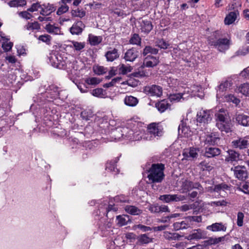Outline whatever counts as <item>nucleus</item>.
Returning a JSON list of instances; mask_svg holds the SVG:
<instances>
[{
  "label": "nucleus",
  "instance_id": "nucleus-44",
  "mask_svg": "<svg viewBox=\"0 0 249 249\" xmlns=\"http://www.w3.org/2000/svg\"><path fill=\"white\" fill-rule=\"evenodd\" d=\"M85 82L89 85H96L101 82L99 78L97 77H89L85 79Z\"/></svg>",
  "mask_w": 249,
  "mask_h": 249
},
{
  "label": "nucleus",
  "instance_id": "nucleus-59",
  "mask_svg": "<svg viewBox=\"0 0 249 249\" xmlns=\"http://www.w3.org/2000/svg\"><path fill=\"white\" fill-rule=\"evenodd\" d=\"M43 6L45 7V8L47 9V11L49 15L55 10V8L53 6V5L52 4H50L49 3H48L47 5L43 4Z\"/></svg>",
  "mask_w": 249,
  "mask_h": 249
},
{
  "label": "nucleus",
  "instance_id": "nucleus-43",
  "mask_svg": "<svg viewBox=\"0 0 249 249\" xmlns=\"http://www.w3.org/2000/svg\"><path fill=\"white\" fill-rule=\"evenodd\" d=\"M132 70V68L130 66L125 65L123 64H120L119 66V72L123 74H125L130 72Z\"/></svg>",
  "mask_w": 249,
  "mask_h": 249
},
{
  "label": "nucleus",
  "instance_id": "nucleus-60",
  "mask_svg": "<svg viewBox=\"0 0 249 249\" xmlns=\"http://www.w3.org/2000/svg\"><path fill=\"white\" fill-rule=\"evenodd\" d=\"M136 227L141 230L143 232H146L151 230V228L150 227H147L141 224H139L136 226Z\"/></svg>",
  "mask_w": 249,
  "mask_h": 249
},
{
  "label": "nucleus",
  "instance_id": "nucleus-28",
  "mask_svg": "<svg viewBox=\"0 0 249 249\" xmlns=\"http://www.w3.org/2000/svg\"><path fill=\"white\" fill-rule=\"evenodd\" d=\"M124 210L127 213L132 215H139L142 213V210L132 205H126L124 207Z\"/></svg>",
  "mask_w": 249,
  "mask_h": 249
},
{
  "label": "nucleus",
  "instance_id": "nucleus-48",
  "mask_svg": "<svg viewBox=\"0 0 249 249\" xmlns=\"http://www.w3.org/2000/svg\"><path fill=\"white\" fill-rule=\"evenodd\" d=\"M26 28L28 30H38L40 29V25L37 22L35 21L28 23L26 26Z\"/></svg>",
  "mask_w": 249,
  "mask_h": 249
},
{
  "label": "nucleus",
  "instance_id": "nucleus-17",
  "mask_svg": "<svg viewBox=\"0 0 249 249\" xmlns=\"http://www.w3.org/2000/svg\"><path fill=\"white\" fill-rule=\"evenodd\" d=\"M231 86V83L228 81L221 83L217 89V98H220L224 95V92Z\"/></svg>",
  "mask_w": 249,
  "mask_h": 249
},
{
  "label": "nucleus",
  "instance_id": "nucleus-39",
  "mask_svg": "<svg viewBox=\"0 0 249 249\" xmlns=\"http://www.w3.org/2000/svg\"><path fill=\"white\" fill-rule=\"evenodd\" d=\"M91 94L99 98H104L106 95L105 91L102 88H97L91 91Z\"/></svg>",
  "mask_w": 249,
  "mask_h": 249
},
{
  "label": "nucleus",
  "instance_id": "nucleus-56",
  "mask_svg": "<svg viewBox=\"0 0 249 249\" xmlns=\"http://www.w3.org/2000/svg\"><path fill=\"white\" fill-rule=\"evenodd\" d=\"M121 80L120 78H115L113 79L111 82L106 83L104 85V87L105 88H109L110 87L113 86L117 82H120Z\"/></svg>",
  "mask_w": 249,
  "mask_h": 249
},
{
  "label": "nucleus",
  "instance_id": "nucleus-4",
  "mask_svg": "<svg viewBox=\"0 0 249 249\" xmlns=\"http://www.w3.org/2000/svg\"><path fill=\"white\" fill-rule=\"evenodd\" d=\"M53 53L50 57L51 65L55 68L61 69L62 66V51L61 45L58 44L53 47Z\"/></svg>",
  "mask_w": 249,
  "mask_h": 249
},
{
  "label": "nucleus",
  "instance_id": "nucleus-19",
  "mask_svg": "<svg viewBox=\"0 0 249 249\" xmlns=\"http://www.w3.org/2000/svg\"><path fill=\"white\" fill-rule=\"evenodd\" d=\"M84 28L85 25L83 22L79 21L72 25L70 31L72 35H78L82 33Z\"/></svg>",
  "mask_w": 249,
  "mask_h": 249
},
{
  "label": "nucleus",
  "instance_id": "nucleus-7",
  "mask_svg": "<svg viewBox=\"0 0 249 249\" xmlns=\"http://www.w3.org/2000/svg\"><path fill=\"white\" fill-rule=\"evenodd\" d=\"M209 44L220 52H224L229 48L230 41L227 38H219L216 41L210 40Z\"/></svg>",
  "mask_w": 249,
  "mask_h": 249
},
{
  "label": "nucleus",
  "instance_id": "nucleus-58",
  "mask_svg": "<svg viewBox=\"0 0 249 249\" xmlns=\"http://www.w3.org/2000/svg\"><path fill=\"white\" fill-rule=\"evenodd\" d=\"M41 7V5L38 3H33L32 5L31 8L28 9V11L33 12L37 11L39 8Z\"/></svg>",
  "mask_w": 249,
  "mask_h": 249
},
{
  "label": "nucleus",
  "instance_id": "nucleus-53",
  "mask_svg": "<svg viewBox=\"0 0 249 249\" xmlns=\"http://www.w3.org/2000/svg\"><path fill=\"white\" fill-rule=\"evenodd\" d=\"M13 43L11 42H9L8 39L4 42L2 44V48L5 52L9 51L12 48Z\"/></svg>",
  "mask_w": 249,
  "mask_h": 249
},
{
  "label": "nucleus",
  "instance_id": "nucleus-36",
  "mask_svg": "<svg viewBox=\"0 0 249 249\" xmlns=\"http://www.w3.org/2000/svg\"><path fill=\"white\" fill-rule=\"evenodd\" d=\"M238 91L246 96H249V84L244 83L238 88Z\"/></svg>",
  "mask_w": 249,
  "mask_h": 249
},
{
  "label": "nucleus",
  "instance_id": "nucleus-10",
  "mask_svg": "<svg viewBox=\"0 0 249 249\" xmlns=\"http://www.w3.org/2000/svg\"><path fill=\"white\" fill-rule=\"evenodd\" d=\"M182 188L183 192L190 191L193 189H197L199 193H203V188L198 183H194L191 181L185 180L182 182Z\"/></svg>",
  "mask_w": 249,
  "mask_h": 249
},
{
  "label": "nucleus",
  "instance_id": "nucleus-15",
  "mask_svg": "<svg viewBox=\"0 0 249 249\" xmlns=\"http://www.w3.org/2000/svg\"><path fill=\"white\" fill-rule=\"evenodd\" d=\"M227 155L226 156L225 161L227 162L232 163L233 161H237L240 160V154L233 150H229L227 151Z\"/></svg>",
  "mask_w": 249,
  "mask_h": 249
},
{
  "label": "nucleus",
  "instance_id": "nucleus-31",
  "mask_svg": "<svg viewBox=\"0 0 249 249\" xmlns=\"http://www.w3.org/2000/svg\"><path fill=\"white\" fill-rule=\"evenodd\" d=\"M45 29L49 33L55 35H59L61 33V28L54 25L48 24L46 25Z\"/></svg>",
  "mask_w": 249,
  "mask_h": 249
},
{
  "label": "nucleus",
  "instance_id": "nucleus-16",
  "mask_svg": "<svg viewBox=\"0 0 249 249\" xmlns=\"http://www.w3.org/2000/svg\"><path fill=\"white\" fill-rule=\"evenodd\" d=\"M248 143L249 142L246 138H240L232 142L233 146L240 149L246 148Z\"/></svg>",
  "mask_w": 249,
  "mask_h": 249
},
{
  "label": "nucleus",
  "instance_id": "nucleus-5",
  "mask_svg": "<svg viewBox=\"0 0 249 249\" xmlns=\"http://www.w3.org/2000/svg\"><path fill=\"white\" fill-rule=\"evenodd\" d=\"M213 112L211 110H200L197 113L196 120L197 125L201 127L202 130L203 127L205 126V124L210 123L212 119Z\"/></svg>",
  "mask_w": 249,
  "mask_h": 249
},
{
  "label": "nucleus",
  "instance_id": "nucleus-3",
  "mask_svg": "<svg viewBox=\"0 0 249 249\" xmlns=\"http://www.w3.org/2000/svg\"><path fill=\"white\" fill-rule=\"evenodd\" d=\"M201 221V216H189L184 217L180 222L174 223L173 227L175 231L186 229L193 225L194 222L199 223Z\"/></svg>",
  "mask_w": 249,
  "mask_h": 249
},
{
  "label": "nucleus",
  "instance_id": "nucleus-41",
  "mask_svg": "<svg viewBox=\"0 0 249 249\" xmlns=\"http://www.w3.org/2000/svg\"><path fill=\"white\" fill-rule=\"evenodd\" d=\"M184 93H174L169 95L168 99L171 102H178L181 99H184Z\"/></svg>",
  "mask_w": 249,
  "mask_h": 249
},
{
  "label": "nucleus",
  "instance_id": "nucleus-2",
  "mask_svg": "<svg viewBox=\"0 0 249 249\" xmlns=\"http://www.w3.org/2000/svg\"><path fill=\"white\" fill-rule=\"evenodd\" d=\"M164 165L162 163L153 164L148 170L147 178L151 183L161 182L164 178Z\"/></svg>",
  "mask_w": 249,
  "mask_h": 249
},
{
  "label": "nucleus",
  "instance_id": "nucleus-1",
  "mask_svg": "<svg viewBox=\"0 0 249 249\" xmlns=\"http://www.w3.org/2000/svg\"><path fill=\"white\" fill-rule=\"evenodd\" d=\"M216 126L222 132L228 133L231 131V123L224 109H219L215 114Z\"/></svg>",
  "mask_w": 249,
  "mask_h": 249
},
{
  "label": "nucleus",
  "instance_id": "nucleus-51",
  "mask_svg": "<svg viewBox=\"0 0 249 249\" xmlns=\"http://www.w3.org/2000/svg\"><path fill=\"white\" fill-rule=\"evenodd\" d=\"M72 15L76 17L82 18L86 15V12L82 9H77L72 11Z\"/></svg>",
  "mask_w": 249,
  "mask_h": 249
},
{
  "label": "nucleus",
  "instance_id": "nucleus-32",
  "mask_svg": "<svg viewBox=\"0 0 249 249\" xmlns=\"http://www.w3.org/2000/svg\"><path fill=\"white\" fill-rule=\"evenodd\" d=\"M89 41L91 45L95 46L100 43L102 41L101 36H95L92 34L89 35Z\"/></svg>",
  "mask_w": 249,
  "mask_h": 249
},
{
  "label": "nucleus",
  "instance_id": "nucleus-52",
  "mask_svg": "<svg viewBox=\"0 0 249 249\" xmlns=\"http://www.w3.org/2000/svg\"><path fill=\"white\" fill-rule=\"evenodd\" d=\"M225 98L227 101L232 102V103L236 105H238L240 102V100L238 99H237L234 95L231 94L225 95Z\"/></svg>",
  "mask_w": 249,
  "mask_h": 249
},
{
  "label": "nucleus",
  "instance_id": "nucleus-20",
  "mask_svg": "<svg viewBox=\"0 0 249 249\" xmlns=\"http://www.w3.org/2000/svg\"><path fill=\"white\" fill-rule=\"evenodd\" d=\"M207 229L213 232L225 231L227 230V227L221 222L215 223L207 226Z\"/></svg>",
  "mask_w": 249,
  "mask_h": 249
},
{
  "label": "nucleus",
  "instance_id": "nucleus-14",
  "mask_svg": "<svg viewBox=\"0 0 249 249\" xmlns=\"http://www.w3.org/2000/svg\"><path fill=\"white\" fill-rule=\"evenodd\" d=\"M159 63V59L154 56L148 55L145 58L143 61V65L142 66V68L144 67L151 68L157 66Z\"/></svg>",
  "mask_w": 249,
  "mask_h": 249
},
{
  "label": "nucleus",
  "instance_id": "nucleus-49",
  "mask_svg": "<svg viewBox=\"0 0 249 249\" xmlns=\"http://www.w3.org/2000/svg\"><path fill=\"white\" fill-rule=\"evenodd\" d=\"M141 39L138 34H135L130 38L129 42L132 44L140 45Z\"/></svg>",
  "mask_w": 249,
  "mask_h": 249
},
{
  "label": "nucleus",
  "instance_id": "nucleus-22",
  "mask_svg": "<svg viewBox=\"0 0 249 249\" xmlns=\"http://www.w3.org/2000/svg\"><path fill=\"white\" fill-rule=\"evenodd\" d=\"M141 30L142 32L148 33L153 28L151 21L147 20H142L141 22Z\"/></svg>",
  "mask_w": 249,
  "mask_h": 249
},
{
  "label": "nucleus",
  "instance_id": "nucleus-12",
  "mask_svg": "<svg viewBox=\"0 0 249 249\" xmlns=\"http://www.w3.org/2000/svg\"><path fill=\"white\" fill-rule=\"evenodd\" d=\"M200 149L196 147H190L188 149L185 150L183 153V156L187 160H192L197 158Z\"/></svg>",
  "mask_w": 249,
  "mask_h": 249
},
{
  "label": "nucleus",
  "instance_id": "nucleus-57",
  "mask_svg": "<svg viewBox=\"0 0 249 249\" xmlns=\"http://www.w3.org/2000/svg\"><path fill=\"white\" fill-rule=\"evenodd\" d=\"M94 71L98 75L102 74L106 72L105 69L102 66H97L96 67L94 68Z\"/></svg>",
  "mask_w": 249,
  "mask_h": 249
},
{
  "label": "nucleus",
  "instance_id": "nucleus-47",
  "mask_svg": "<svg viewBox=\"0 0 249 249\" xmlns=\"http://www.w3.org/2000/svg\"><path fill=\"white\" fill-rule=\"evenodd\" d=\"M61 128L62 126L61 124H59L58 126L53 127L52 130V135L54 137L60 136L62 133Z\"/></svg>",
  "mask_w": 249,
  "mask_h": 249
},
{
  "label": "nucleus",
  "instance_id": "nucleus-11",
  "mask_svg": "<svg viewBox=\"0 0 249 249\" xmlns=\"http://www.w3.org/2000/svg\"><path fill=\"white\" fill-rule=\"evenodd\" d=\"M231 170L233 171L235 177L239 180H244L248 178V173L244 166H235L234 169L232 168Z\"/></svg>",
  "mask_w": 249,
  "mask_h": 249
},
{
  "label": "nucleus",
  "instance_id": "nucleus-23",
  "mask_svg": "<svg viewBox=\"0 0 249 249\" xmlns=\"http://www.w3.org/2000/svg\"><path fill=\"white\" fill-rule=\"evenodd\" d=\"M105 56L108 61L112 62L114 61L119 56L118 50L114 48L111 50L107 51L106 53Z\"/></svg>",
  "mask_w": 249,
  "mask_h": 249
},
{
  "label": "nucleus",
  "instance_id": "nucleus-29",
  "mask_svg": "<svg viewBox=\"0 0 249 249\" xmlns=\"http://www.w3.org/2000/svg\"><path fill=\"white\" fill-rule=\"evenodd\" d=\"M218 140L219 138L216 135L211 133L207 135L204 142L206 144L213 145L216 143Z\"/></svg>",
  "mask_w": 249,
  "mask_h": 249
},
{
  "label": "nucleus",
  "instance_id": "nucleus-54",
  "mask_svg": "<svg viewBox=\"0 0 249 249\" xmlns=\"http://www.w3.org/2000/svg\"><path fill=\"white\" fill-rule=\"evenodd\" d=\"M244 215L242 212H238L237 213V224L239 227H241L243 225V219Z\"/></svg>",
  "mask_w": 249,
  "mask_h": 249
},
{
  "label": "nucleus",
  "instance_id": "nucleus-64",
  "mask_svg": "<svg viewBox=\"0 0 249 249\" xmlns=\"http://www.w3.org/2000/svg\"><path fill=\"white\" fill-rule=\"evenodd\" d=\"M167 83L169 87H174L177 85V80L174 79L169 78L167 80Z\"/></svg>",
  "mask_w": 249,
  "mask_h": 249
},
{
  "label": "nucleus",
  "instance_id": "nucleus-34",
  "mask_svg": "<svg viewBox=\"0 0 249 249\" xmlns=\"http://www.w3.org/2000/svg\"><path fill=\"white\" fill-rule=\"evenodd\" d=\"M153 238L149 237L146 234H141L138 237V242L142 244H146L153 242Z\"/></svg>",
  "mask_w": 249,
  "mask_h": 249
},
{
  "label": "nucleus",
  "instance_id": "nucleus-33",
  "mask_svg": "<svg viewBox=\"0 0 249 249\" xmlns=\"http://www.w3.org/2000/svg\"><path fill=\"white\" fill-rule=\"evenodd\" d=\"M237 18V14L234 12H230L225 18L224 22L226 25H230L234 22Z\"/></svg>",
  "mask_w": 249,
  "mask_h": 249
},
{
  "label": "nucleus",
  "instance_id": "nucleus-25",
  "mask_svg": "<svg viewBox=\"0 0 249 249\" xmlns=\"http://www.w3.org/2000/svg\"><path fill=\"white\" fill-rule=\"evenodd\" d=\"M203 237V234L202 231L200 229H197L194 230L189 235H188L186 238L188 240L193 239H200Z\"/></svg>",
  "mask_w": 249,
  "mask_h": 249
},
{
  "label": "nucleus",
  "instance_id": "nucleus-35",
  "mask_svg": "<svg viewBox=\"0 0 249 249\" xmlns=\"http://www.w3.org/2000/svg\"><path fill=\"white\" fill-rule=\"evenodd\" d=\"M163 236L168 240H176L181 237V236L177 233H172L168 231L164 232Z\"/></svg>",
  "mask_w": 249,
  "mask_h": 249
},
{
  "label": "nucleus",
  "instance_id": "nucleus-55",
  "mask_svg": "<svg viewBox=\"0 0 249 249\" xmlns=\"http://www.w3.org/2000/svg\"><path fill=\"white\" fill-rule=\"evenodd\" d=\"M51 36L48 35H44L40 36L38 39L39 40L42 41V42H45L47 44H49L51 40Z\"/></svg>",
  "mask_w": 249,
  "mask_h": 249
},
{
  "label": "nucleus",
  "instance_id": "nucleus-8",
  "mask_svg": "<svg viewBox=\"0 0 249 249\" xmlns=\"http://www.w3.org/2000/svg\"><path fill=\"white\" fill-rule=\"evenodd\" d=\"M144 92L151 96L160 97L162 94V88L158 85H153L144 87Z\"/></svg>",
  "mask_w": 249,
  "mask_h": 249
},
{
  "label": "nucleus",
  "instance_id": "nucleus-37",
  "mask_svg": "<svg viewBox=\"0 0 249 249\" xmlns=\"http://www.w3.org/2000/svg\"><path fill=\"white\" fill-rule=\"evenodd\" d=\"M225 239V236H222L219 237H210L206 241L207 245H215L220 242L224 241Z\"/></svg>",
  "mask_w": 249,
  "mask_h": 249
},
{
  "label": "nucleus",
  "instance_id": "nucleus-30",
  "mask_svg": "<svg viewBox=\"0 0 249 249\" xmlns=\"http://www.w3.org/2000/svg\"><path fill=\"white\" fill-rule=\"evenodd\" d=\"M124 102L128 106L134 107L138 103V100L134 96H126L124 99Z\"/></svg>",
  "mask_w": 249,
  "mask_h": 249
},
{
  "label": "nucleus",
  "instance_id": "nucleus-21",
  "mask_svg": "<svg viewBox=\"0 0 249 249\" xmlns=\"http://www.w3.org/2000/svg\"><path fill=\"white\" fill-rule=\"evenodd\" d=\"M220 150L218 148L209 147L206 148L204 156L207 158H212L220 155Z\"/></svg>",
  "mask_w": 249,
  "mask_h": 249
},
{
  "label": "nucleus",
  "instance_id": "nucleus-40",
  "mask_svg": "<svg viewBox=\"0 0 249 249\" xmlns=\"http://www.w3.org/2000/svg\"><path fill=\"white\" fill-rule=\"evenodd\" d=\"M158 52L159 50L158 49L153 48L150 46H147L143 49L142 52V54L144 56H145L149 53L156 54L158 53Z\"/></svg>",
  "mask_w": 249,
  "mask_h": 249
},
{
  "label": "nucleus",
  "instance_id": "nucleus-9",
  "mask_svg": "<svg viewBox=\"0 0 249 249\" xmlns=\"http://www.w3.org/2000/svg\"><path fill=\"white\" fill-rule=\"evenodd\" d=\"M186 196L181 195L174 194V195H164L160 196L159 199L165 202L169 203L171 202H178L185 200Z\"/></svg>",
  "mask_w": 249,
  "mask_h": 249
},
{
  "label": "nucleus",
  "instance_id": "nucleus-27",
  "mask_svg": "<svg viewBox=\"0 0 249 249\" xmlns=\"http://www.w3.org/2000/svg\"><path fill=\"white\" fill-rule=\"evenodd\" d=\"M117 223L119 226H123L127 224L130 222L129 216L127 215H122L117 216Z\"/></svg>",
  "mask_w": 249,
  "mask_h": 249
},
{
  "label": "nucleus",
  "instance_id": "nucleus-62",
  "mask_svg": "<svg viewBox=\"0 0 249 249\" xmlns=\"http://www.w3.org/2000/svg\"><path fill=\"white\" fill-rule=\"evenodd\" d=\"M193 208V205L184 204L181 206L179 209L182 212H186L189 210L192 209Z\"/></svg>",
  "mask_w": 249,
  "mask_h": 249
},
{
  "label": "nucleus",
  "instance_id": "nucleus-50",
  "mask_svg": "<svg viewBox=\"0 0 249 249\" xmlns=\"http://www.w3.org/2000/svg\"><path fill=\"white\" fill-rule=\"evenodd\" d=\"M229 188V186L225 184L221 183L214 186L213 189V191L217 192H220L221 191H225L226 190H228Z\"/></svg>",
  "mask_w": 249,
  "mask_h": 249
},
{
  "label": "nucleus",
  "instance_id": "nucleus-26",
  "mask_svg": "<svg viewBox=\"0 0 249 249\" xmlns=\"http://www.w3.org/2000/svg\"><path fill=\"white\" fill-rule=\"evenodd\" d=\"M236 119L239 124L245 126L249 125V116L242 114H238Z\"/></svg>",
  "mask_w": 249,
  "mask_h": 249
},
{
  "label": "nucleus",
  "instance_id": "nucleus-38",
  "mask_svg": "<svg viewBox=\"0 0 249 249\" xmlns=\"http://www.w3.org/2000/svg\"><path fill=\"white\" fill-rule=\"evenodd\" d=\"M127 130V128H121L115 131L114 132L115 139L119 140L124 136L126 137V135H124V133Z\"/></svg>",
  "mask_w": 249,
  "mask_h": 249
},
{
  "label": "nucleus",
  "instance_id": "nucleus-18",
  "mask_svg": "<svg viewBox=\"0 0 249 249\" xmlns=\"http://www.w3.org/2000/svg\"><path fill=\"white\" fill-rule=\"evenodd\" d=\"M138 54L139 52L137 50L132 48L127 51L124 58L126 61L132 62L138 57Z\"/></svg>",
  "mask_w": 249,
  "mask_h": 249
},
{
  "label": "nucleus",
  "instance_id": "nucleus-42",
  "mask_svg": "<svg viewBox=\"0 0 249 249\" xmlns=\"http://www.w3.org/2000/svg\"><path fill=\"white\" fill-rule=\"evenodd\" d=\"M26 4L25 0H13L8 2V5L10 7L22 6Z\"/></svg>",
  "mask_w": 249,
  "mask_h": 249
},
{
  "label": "nucleus",
  "instance_id": "nucleus-45",
  "mask_svg": "<svg viewBox=\"0 0 249 249\" xmlns=\"http://www.w3.org/2000/svg\"><path fill=\"white\" fill-rule=\"evenodd\" d=\"M156 45L160 49H166L169 46V44L163 39H160L156 41Z\"/></svg>",
  "mask_w": 249,
  "mask_h": 249
},
{
  "label": "nucleus",
  "instance_id": "nucleus-13",
  "mask_svg": "<svg viewBox=\"0 0 249 249\" xmlns=\"http://www.w3.org/2000/svg\"><path fill=\"white\" fill-rule=\"evenodd\" d=\"M85 43L84 42H78L76 41H69L65 42L64 46L66 47L65 49L70 47L74 49V51L79 52L81 51L85 47Z\"/></svg>",
  "mask_w": 249,
  "mask_h": 249
},
{
  "label": "nucleus",
  "instance_id": "nucleus-46",
  "mask_svg": "<svg viewBox=\"0 0 249 249\" xmlns=\"http://www.w3.org/2000/svg\"><path fill=\"white\" fill-rule=\"evenodd\" d=\"M178 133L185 137L188 136V131L189 129L187 127L183 126L182 124L181 125H179L178 128Z\"/></svg>",
  "mask_w": 249,
  "mask_h": 249
},
{
  "label": "nucleus",
  "instance_id": "nucleus-24",
  "mask_svg": "<svg viewBox=\"0 0 249 249\" xmlns=\"http://www.w3.org/2000/svg\"><path fill=\"white\" fill-rule=\"evenodd\" d=\"M155 106L158 110L162 113L168 109L170 105L167 100L164 99L156 103Z\"/></svg>",
  "mask_w": 249,
  "mask_h": 249
},
{
  "label": "nucleus",
  "instance_id": "nucleus-63",
  "mask_svg": "<svg viewBox=\"0 0 249 249\" xmlns=\"http://www.w3.org/2000/svg\"><path fill=\"white\" fill-rule=\"evenodd\" d=\"M243 192L246 194H249V183L246 182L244 183L241 188Z\"/></svg>",
  "mask_w": 249,
  "mask_h": 249
},
{
  "label": "nucleus",
  "instance_id": "nucleus-6",
  "mask_svg": "<svg viewBox=\"0 0 249 249\" xmlns=\"http://www.w3.org/2000/svg\"><path fill=\"white\" fill-rule=\"evenodd\" d=\"M147 130V135H149L150 136L144 137L146 140H151L157 137H160L163 133L162 126L156 123H152L148 125Z\"/></svg>",
  "mask_w": 249,
  "mask_h": 249
},
{
  "label": "nucleus",
  "instance_id": "nucleus-61",
  "mask_svg": "<svg viewBox=\"0 0 249 249\" xmlns=\"http://www.w3.org/2000/svg\"><path fill=\"white\" fill-rule=\"evenodd\" d=\"M149 211L152 213H160V206L153 205H151L149 207Z\"/></svg>",
  "mask_w": 249,
  "mask_h": 249
}]
</instances>
